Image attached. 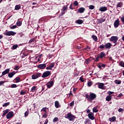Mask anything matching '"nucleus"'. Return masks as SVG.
Wrapping results in <instances>:
<instances>
[{"label":"nucleus","mask_w":124,"mask_h":124,"mask_svg":"<svg viewBox=\"0 0 124 124\" xmlns=\"http://www.w3.org/2000/svg\"><path fill=\"white\" fill-rule=\"evenodd\" d=\"M85 97L87 98L88 101L92 103L93 102V100L96 98V94H94V93H90V95L86 94Z\"/></svg>","instance_id":"f257e3e1"},{"label":"nucleus","mask_w":124,"mask_h":124,"mask_svg":"<svg viewBox=\"0 0 124 124\" xmlns=\"http://www.w3.org/2000/svg\"><path fill=\"white\" fill-rule=\"evenodd\" d=\"M65 119H67L70 122H72L75 120V116L71 114V113L69 112L65 116Z\"/></svg>","instance_id":"f03ea898"},{"label":"nucleus","mask_w":124,"mask_h":124,"mask_svg":"<svg viewBox=\"0 0 124 124\" xmlns=\"http://www.w3.org/2000/svg\"><path fill=\"white\" fill-rule=\"evenodd\" d=\"M4 35H6L7 36H11L15 35V34H16V32L13 31H8L4 32Z\"/></svg>","instance_id":"7ed1b4c3"},{"label":"nucleus","mask_w":124,"mask_h":124,"mask_svg":"<svg viewBox=\"0 0 124 124\" xmlns=\"http://www.w3.org/2000/svg\"><path fill=\"white\" fill-rule=\"evenodd\" d=\"M118 39L119 38L117 36H112L110 39V41L113 42V43H117V41H118Z\"/></svg>","instance_id":"20e7f679"},{"label":"nucleus","mask_w":124,"mask_h":124,"mask_svg":"<svg viewBox=\"0 0 124 124\" xmlns=\"http://www.w3.org/2000/svg\"><path fill=\"white\" fill-rule=\"evenodd\" d=\"M49 75H51V72L49 71H46L43 74L42 78H46V77H48Z\"/></svg>","instance_id":"39448f33"},{"label":"nucleus","mask_w":124,"mask_h":124,"mask_svg":"<svg viewBox=\"0 0 124 124\" xmlns=\"http://www.w3.org/2000/svg\"><path fill=\"white\" fill-rule=\"evenodd\" d=\"M13 116H14V112H13V111H10L6 115V118L7 119H10L12 118Z\"/></svg>","instance_id":"423d86ee"},{"label":"nucleus","mask_w":124,"mask_h":124,"mask_svg":"<svg viewBox=\"0 0 124 124\" xmlns=\"http://www.w3.org/2000/svg\"><path fill=\"white\" fill-rule=\"evenodd\" d=\"M41 75V73H37V74L35 75H33L32 76V79H37V78H38L39 77H40Z\"/></svg>","instance_id":"0eeeda50"},{"label":"nucleus","mask_w":124,"mask_h":124,"mask_svg":"<svg viewBox=\"0 0 124 124\" xmlns=\"http://www.w3.org/2000/svg\"><path fill=\"white\" fill-rule=\"evenodd\" d=\"M46 68V64H40L37 66V68H40V69H44Z\"/></svg>","instance_id":"6e6552de"},{"label":"nucleus","mask_w":124,"mask_h":124,"mask_svg":"<svg viewBox=\"0 0 124 124\" xmlns=\"http://www.w3.org/2000/svg\"><path fill=\"white\" fill-rule=\"evenodd\" d=\"M120 25V20L119 19H116L114 23V27L115 28H118Z\"/></svg>","instance_id":"1a4fd4ad"},{"label":"nucleus","mask_w":124,"mask_h":124,"mask_svg":"<svg viewBox=\"0 0 124 124\" xmlns=\"http://www.w3.org/2000/svg\"><path fill=\"white\" fill-rule=\"evenodd\" d=\"M94 114L93 112H90L88 114V118L90 120H94Z\"/></svg>","instance_id":"9d476101"},{"label":"nucleus","mask_w":124,"mask_h":124,"mask_svg":"<svg viewBox=\"0 0 124 124\" xmlns=\"http://www.w3.org/2000/svg\"><path fill=\"white\" fill-rule=\"evenodd\" d=\"M54 66H55V63L52 62L46 68V70H50L51 69H52L53 68V67H54Z\"/></svg>","instance_id":"9b49d317"},{"label":"nucleus","mask_w":124,"mask_h":124,"mask_svg":"<svg viewBox=\"0 0 124 124\" xmlns=\"http://www.w3.org/2000/svg\"><path fill=\"white\" fill-rule=\"evenodd\" d=\"M53 86H54V83H53V81L48 82L46 84V87L48 89H50V88L53 87Z\"/></svg>","instance_id":"f8f14e48"},{"label":"nucleus","mask_w":124,"mask_h":124,"mask_svg":"<svg viewBox=\"0 0 124 124\" xmlns=\"http://www.w3.org/2000/svg\"><path fill=\"white\" fill-rule=\"evenodd\" d=\"M10 71V69L8 68L6 69L5 71L2 72V76H4V75H6V74H8Z\"/></svg>","instance_id":"ddd939ff"},{"label":"nucleus","mask_w":124,"mask_h":124,"mask_svg":"<svg viewBox=\"0 0 124 124\" xmlns=\"http://www.w3.org/2000/svg\"><path fill=\"white\" fill-rule=\"evenodd\" d=\"M16 74V72L13 71V72H11L8 74V77L9 78H12Z\"/></svg>","instance_id":"4468645a"},{"label":"nucleus","mask_w":124,"mask_h":124,"mask_svg":"<svg viewBox=\"0 0 124 124\" xmlns=\"http://www.w3.org/2000/svg\"><path fill=\"white\" fill-rule=\"evenodd\" d=\"M98 56L100 59H102V58H104V57L106 56V54L104 52H101L98 55Z\"/></svg>","instance_id":"2eb2a0df"},{"label":"nucleus","mask_w":124,"mask_h":124,"mask_svg":"<svg viewBox=\"0 0 124 124\" xmlns=\"http://www.w3.org/2000/svg\"><path fill=\"white\" fill-rule=\"evenodd\" d=\"M99 11H101V12H105V11H107V7H101L99 9Z\"/></svg>","instance_id":"dca6fc26"},{"label":"nucleus","mask_w":124,"mask_h":124,"mask_svg":"<svg viewBox=\"0 0 124 124\" xmlns=\"http://www.w3.org/2000/svg\"><path fill=\"white\" fill-rule=\"evenodd\" d=\"M111 46H112V44L110 43H108L105 45V48H106V49H110Z\"/></svg>","instance_id":"f3484780"},{"label":"nucleus","mask_w":124,"mask_h":124,"mask_svg":"<svg viewBox=\"0 0 124 124\" xmlns=\"http://www.w3.org/2000/svg\"><path fill=\"white\" fill-rule=\"evenodd\" d=\"M55 106L56 108H60V107H61V105H60V103L58 101L55 102Z\"/></svg>","instance_id":"a211bd4d"},{"label":"nucleus","mask_w":124,"mask_h":124,"mask_svg":"<svg viewBox=\"0 0 124 124\" xmlns=\"http://www.w3.org/2000/svg\"><path fill=\"white\" fill-rule=\"evenodd\" d=\"M84 11L85 8L83 7H81L78 9V12H79V13H84Z\"/></svg>","instance_id":"6ab92c4d"},{"label":"nucleus","mask_w":124,"mask_h":124,"mask_svg":"<svg viewBox=\"0 0 124 124\" xmlns=\"http://www.w3.org/2000/svg\"><path fill=\"white\" fill-rule=\"evenodd\" d=\"M98 87L99 89H102V90H103L104 89V83H99L98 85Z\"/></svg>","instance_id":"aec40b11"},{"label":"nucleus","mask_w":124,"mask_h":124,"mask_svg":"<svg viewBox=\"0 0 124 124\" xmlns=\"http://www.w3.org/2000/svg\"><path fill=\"white\" fill-rule=\"evenodd\" d=\"M98 107L96 106L93 108V113H97L98 112V109H97Z\"/></svg>","instance_id":"412c9836"},{"label":"nucleus","mask_w":124,"mask_h":124,"mask_svg":"<svg viewBox=\"0 0 124 124\" xmlns=\"http://www.w3.org/2000/svg\"><path fill=\"white\" fill-rule=\"evenodd\" d=\"M97 21L99 24H102V23H103V22H105V19L102 18L97 19Z\"/></svg>","instance_id":"4be33fe9"},{"label":"nucleus","mask_w":124,"mask_h":124,"mask_svg":"<svg viewBox=\"0 0 124 124\" xmlns=\"http://www.w3.org/2000/svg\"><path fill=\"white\" fill-rule=\"evenodd\" d=\"M111 99H112V96L110 95L107 96V97L106 98V100L107 101H110V100H111Z\"/></svg>","instance_id":"5701e85b"},{"label":"nucleus","mask_w":124,"mask_h":124,"mask_svg":"<svg viewBox=\"0 0 124 124\" xmlns=\"http://www.w3.org/2000/svg\"><path fill=\"white\" fill-rule=\"evenodd\" d=\"M20 9H21V5L19 4V5H16L15 6V10H19Z\"/></svg>","instance_id":"b1692460"},{"label":"nucleus","mask_w":124,"mask_h":124,"mask_svg":"<svg viewBox=\"0 0 124 124\" xmlns=\"http://www.w3.org/2000/svg\"><path fill=\"white\" fill-rule=\"evenodd\" d=\"M109 121L110 122H115V121H116V117L113 116L112 118H109Z\"/></svg>","instance_id":"393cba45"},{"label":"nucleus","mask_w":124,"mask_h":124,"mask_svg":"<svg viewBox=\"0 0 124 124\" xmlns=\"http://www.w3.org/2000/svg\"><path fill=\"white\" fill-rule=\"evenodd\" d=\"M116 7L118 8V7H123V2H118L117 5H116Z\"/></svg>","instance_id":"a878e982"},{"label":"nucleus","mask_w":124,"mask_h":124,"mask_svg":"<svg viewBox=\"0 0 124 124\" xmlns=\"http://www.w3.org/2000/svg\"><path fill=\"white\" fill-rule=\"evenodd\" d=\"M8 109H6L5 110H4L3 111L2 117H4V116H5V115H6L7 113H8Z\"/></svg>","instance_id":"bb28decb"},{"label":"nucleus","mask_w":124,"mask_h":124,"mask_svg":"<svg viewBox=\"0 0 124 124\" xmlns=\"http://www.w3.org/2000/svg\"><path fill=\"white\" fill-rule=\"evenodd\" d=\"M92 37L93 39L94 40V41H95V42H96V41H97V37H96V36L92 35Z\"/></svg>","instance_id":"cd10ccee"},{"label":"nucleus","mask_w":124,"mask_h":124,"mask_svg":"<svg viewBox=\"0 0 124 124\" xmlns=\"http://www.w3.org/2000/svg\"><path fill=\"white\" fill-rule=\"evenodd\" d=\"M36 91V87L35 86H33L31 89V92L32 93H34Z\"/></svg>","instance_id":"c85d7f7f"},{"label":"nucleus","mask_w":124,"mask_h":124,"mask_svg":"<svg viewBox=\"0 0 124 124\" xmlns=\"http://www.w3.org/2000/svg\"><path fill=\"white\" fill-rule=\"evenodd\" d=\"M26 93H27V91H25V90H22L20 92V94L21 95H24V94H26Z\"/></svg>","instance_id":"c756f323"},{"label":"nucleus","mask_w":124,"mask_h":124,"mask_svg":"<svg viewBox=\"0 0 124 124\" xmlns=\"http://www.w3.org/2000/svg\"><path fill=\"white\" fill-rule=\"evenodd\" d=\"M9 104H10V103L9 102L5 103L2 105V106L3 107H6V106H8Z\"/></svg>","instance_id":"7c9ffc66"},{"label":"nucleus","mask_w":124,"mask_h":124,"mask_svg":"<svg viewBox=\"0 0 124 124\" xmlns=\"http://www.w3.org/2000/svg\"><path fill=\"white\" fill-rule=\"evenodd\" d=\"M77 23L79 24H83V20L78 19L77 21Z\"/></svg>","instance_id":"2f4dec72"},{"label":"nucleus","mask_w":124,"mask_h":124,"mask_svg":"<svg viewBox=\"0 0 124 124\" xmlns=\"http://www.w3.org/2000/svg\"><path fill=\"white\" fill-rule=\"evenodd\" d=\"M115 84H117V85H121V83H122V81L120 80H116L115 81Z\"/></svg>","instance_id":"473e14b6"},{"label":"nucleus","mask_w":124,"mask_h":124,"mask_svg":"<svg viewBox=\"0 0 124 124\" xmlns=\"http://www.w3.org/2000/svg\"><path fill=\"white\" fill-rule=\"evenodd\" d=\"M119 65H120V66H122V67H124V62L123 61L120 62Z\"/></svg>","instance_id":"72a5a7b5"},{"label":"nucleus","mask_w":124,"mask_h":124,"mask_svg":"<svg viewBox=\"0 0 124 124\" xmlns=\"http://www.w3.org/2000/svg\"><path fill=\"white\" fill-rule=\"evenodd\" d=\"M15 80L16 81V83H19V82L21 81V79H20L19 78H16Z\"/></svg>","instance_id":"f704fd0d"},{"label":"nucleus","mask_w":124,"mask_h":124,"mask_svg":"<svg viewBox=\"0 0 124 124\" xmlns=\"http://www.w3.org/2000/svg\"><path fill=\"white\" fill-rule=\"evenodd\" d=\"M16 25L18 27H20V26H22V22L21 21H17L16 22Z\"/></svg>","instance_id":"c9c22d12"},{"label":"nucleus","mask_w":124,"mask_h":124,"mask_svg":"<svg viewBox=\"0 0 124 124\" xmlns=\"http://www.w3.org/2000/svg\"><path fill=\"white\" fill-rule=\"evenodd\" d=\"M19 68L20 67L18 65H16L14 68V70H19Z\"/></svg>","instance_id":"e433bc0d"},{"label":"nucleus","mask_w":124,"mask_h":124,"mask_svg":"<svg viewBox=\"0 0 124 124\" xmlns=\"http://www.w3.org/2000/svg\"><path fill=\"white\" fill-rule=\"evenodd\" d=\"M89 9L93 10V9H94V6L91 5L89 6Z\"/></svg>","instance_id":"4c0bfd02"},{"label":"nucleus","mask_w":124,"mask_h":124,"mask_svg":"<svg viewBox=\"0 0 124 124\" xmlns=\"http://www.w3.org/2000/svg\"><path fill=\"white\" fill-rule=\"evenodd\" d=\"M62 10H63V12L66 11V10H67V6H64L62 7Z\"/></svg>","instance_id":"58836bf2"},{"label":"nucleus","mask_w":124,"mask_h":124,"mask_svg":"<svg viewBox=\"0 0 124 124\" xmlns=\"http://www.w3.org/2000/svg\"><path fill=\"white\" fill-rule=\"evenodd\" d=\"M124 108H120L118 109L119 113H123V112H124Z\"/></svg>","instance_id":"ea45409f"},{"label":"nucleus","mask_w":124,"mask_h":124,"mask_svg":"<svg viewBox=\"0 0 124 124\" xmlns=\"http://www.w3.org/2000/svg\"><path fill=\"white\" fill-rule=\"evenodd\" d=\"M16 48H18V45H16L12 46V49H13V50H15V49H16Z\"/></svg>","instance_id":"a19ab883"},{"label":"nucleus","mask_w":124,"mask_h":124,"mask_svg":"<svg viewBox=\"0 0 124 124\" xmlns=\"http://www.w3.org/2000/svg\"><path fill=\"white\" fill-rule=\"evenodd\" d=\"M87 85H88V87H91V86H92V85H93V82L88 81Z\"/></svg>","instance_id":"79ce46f5"},{"label":"nucleus","mask_w":124,"mask_h":124,"mask_svg":"<svg viewBox=\"0 0 124 124\" xmlns=\"http://www.w3.org/2000/svg\"><path fill=\"white\" fill-rule=\"evenodd\" d=\"M10 28L12 30H14V29H16V28H17V26L16 25H14V26H10Z\"/></svg>","instance_id":"37998d69"},{"label":"nucleus","mask_w":124,"mask_h":124,"mask_svg":"<svg viewBox=\"0 0 124 124\" xmlns=\"http://www.w3.org/2000/svg\"><path fill=\"white\" fill-rule=\"evenodd\" d=\"M28 116H29V110H27V111H26L25 112V114H24V116L26 117H28Z\"/></svg>","instance_id":"c03bdc74"},{"label":"nucleus","mask_w":124,"mask_h":124,"mask_svg":"<svg viewBox=\"0 0 124 124\" xmlns=\"http://www.w3.org/2000/svg\"><path fill=\"white\" fill-rule=\"evenodd\" d=\"M90 121L91 120H90V119H87L86 120V121H85L84 124H89V123H90Z\"/></svg>","instance_id":"a18cd8bd"},{"label":"nucleus","mask_w":124,"mask_h":124,"mask_svg":"<svg viewBox=\"0 0 124 124\" xmlns=\"http://www.w3.org/2000/svg\"><path fill=\"white\" fill-rule=\"evenodd\" d=\"M34 40H35V39H34V38L31 39L29 41V43H32V42H34Z\"/></svg>","instance_id":"49530a36"},{"label":"nucleus","mask_w":124,"mask_h":124,"mask_svg":"<svg viewBox=\"0 0 124 124\" xmlns=\"http://www.w3.org/2000/svg\"><path fill=\"white\" fill-rule=\"evenodd\" d=\"M105 47V45H102L99 46V48H100V49H104Z\"/></svg>","instance_id":"de8ad7c7"},{"label":"nucleus","mask_w":124,"mask_h":124,"mask_svg":"<svg viewBox=\"0 0 124 124\" xmlns=\"http://www.w3.org/2000/svg\"><path fill=\"white\" fill-rule=\"evenodd\" d=\"M11 88H17V85L15 84H13L11 85Z\"/></svg>","instance_id":"09e8293b"},{"label":"nucleus","mask_w":124,"mask_h":124,"mask_svg":"<svg viewBox=\"0 0 124 124\" xmlns=\"http://www.w3.org/2000/svg\"><path fill=\"white\" fill-rule=\"evenodd\" d=\"M78 2L77 1H75L74 2V5H75V6H78Z\"/></svg>","instance_id":"8fccbe9b"},{"label":"nucleus","mask_w":124,"mask_h":124,"mask_svg":"<svg viewBox=\"0 0 124 124\" xmlns=\"http://www.w3.org/2000/svg\"><path fill=\"white\" fill-rule=\"evenodd\" d=\"M113 93H114V92H111V91L108 92V94L109 95L111 94H113Z\"/></svg>","instance_id":"3c124183"},{"label":"nucleus","mask_w":124,"mask_h":124,"mask_svg":"<svg viewBox=\"0 0 124 124\" xmlns=\"http://www.w3.org/2000/svg\"><path fill=\"white\" fill-rule=\"evenodd\" d=\"M90 62H91V61L90 60V59H86L85 60V62L87 64H89Z\"/></svg>","instance_id":"603ef678"},{"label":"nucleus","mask_w":124,"mask_h":124,"mask_svg":"<svg viewBox=\"0 0 124 124\" xmlns=\"http://www.w3.org/2000/svg\"><path fill=\"white\" fill-rule=\"evenodd\" d=\"M41 111H43V112H45V113H47L46 108H43Z\"/></svg>","instance_id":"864d4df0"},{"label":"nucleus","mask_w":124,"mask_h":124,"mask_svg":"<svg viewBox=\"0 0 124 124\" xmlns=\"http://www.w3.org/2000/svg\"><path fill=\"white\" fill-rule=\"evenodd\" d=\"M4 83H5V81H0V86H2Z\"/></svg>","instance_id":"5fc2aeb1"},{"label":"nucleus","mask_w":124,"mask_h":124,"mask_svg":"<svg viewBox=\"0 0 124 124\" xmlns=\"http://www.w3.org/2000/svg\"><path fill=\"white\" fill-rule=\"evenodd\" d=\"M74 105V101H73L70 104V106L71 107Z\"/></svg>","instance_id":"6e6d98bb"},{"label":"nucleus","mask_w":124,"mask_h":124,"mask_svg":"<svg viewBox=\"0 0 124 124\" xmlns=\"http://www.w3.org/2000/svg\"><path fill=\"white\" fill-rule=\"evenodd\" d=\"M58 121H59V119L58 118H57V117L53 119L54 123H55V122H58Z\"/></svg>","instance_id":"4d7b16f0"},{"label":"nucleus","mask_w":124,"mask_h":124,"mask_svg":"<svg viewBox=\"0 0 124 124\" xmlns=\"http://www.w3.org/2000/svg\"><path fill=\"white\" fill-rule=\"evenodd\" d=\"M79 80L81 81V82H84V78H83V77H81L79 78Z\"/></svg>","instance_id":"13d9d810"},{"label":"nucleus","mask_w":124,"mask_h":124,"mask_svg":"<svg viewBox=\"0 0 124 124\" xmlns=\"http://www.w3.org/2000/svg\"><path fill=\"white\" fill-rule=\"evenodd\" d=\"M123 95H124L123 94V93H121L119 94H118V95L117 96V97H122V96H123Z\"/></svg>","instance_id":"bf43d9fd"},{"label":"nucleus","mask_w":124,"mask_h":124,"mask_svg":"<svg viewBox=\"0 0 124 124\" xmlns=\"http://www.w3.org/2000/svg\"><path fill=\"white\" fill-rule=\"evenodd\" d=\"M99 59H100V58L99 57H98V55L97 57L96 58L95 61L98 62V60H99Z\"/></svg>","instance_id":"052dcab7"},{"label":"nucleus","mask_w":124,"mask_h":124,"mask_svg":"<svg viewBox=\"0 0 124 124\" xmlns=\"http://www.w3.org/2000/svg\"><path fill=\"white\" fill-rule=\"evenodd\" d=\"M121 21L124 24V16H123V17H121Z\"/></svg>","instance_id":"680f3d73"},{"label":"nucleus","mask_w":124,"mask_h":124,"mask_svg":"<svg viewBox=\"0 0 124 124\" xmlns=\"http://www.w3.org/2000/svg\"><path fill=\"white\" fill-rule=\"evenodd\" d=\"M43 117L44 118H46V117H47V114H46V112H45V113L44 114V115H43Z\"/></svg>","instance_id":"e2e57ef3"},{"label":"nucleus","mask_w":124,"mask_h":124,"mask_svg":"<svg viewBox=\"0 0 124 124\" xmlns=\"http://www.w3.org/2000/svg\"><path fill=\"white\" fill-rule=\"evenodd\" d=\"M101 66L102 67H105V66H106V65H105V64H101Z\"/></svg>","instance_id":"0e129e2a"},{"label":"nucleus","mask_w":124,"mask_h":124,"mask_svg":"<svg viewBox=\"0 0 124 124\" xmlns=\"http://www.w3.org/2000/svg\"><path fill=\"white\" fill-rule=\"evenodd\" d=\"M98 67L100 68V69H101V67H102L101 64L98 65Z\"/></svg>","instance_id":"69168bd1"},{"label":"nucleus","mask_w":124,"mask_h":124,"mask_svg":"<svg viewBox=\"0 0 124 124\" xmlns=\"http://www.w3.org/2000/svg\"><path fill=\"white\" fill-rule=\"evenodd\" d=\"M109 61H113V58H112V57H109Z\"/></svg>","instance_id":"338daca9"},{"label":"nucleus","mask_w":124,"mask_h":124,"mask_svg":"<svg viewBox=\"0 0 124 124\" xmlns=\"http://www.w3.org/2000/svg\"><path fill=\"white\" fill-rule=\"evenodd\" d=\"M48 124V120H46L44 124Z\"/></svg>","instance_id":"774afa93"}]
</instances>
